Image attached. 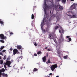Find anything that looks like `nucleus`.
<instances>
[{"label": "nucleus", "mask_w": 77, "mask_h": 77, "mask_svg": "<svg viewBox=\"0 0 77 77\" xmlns=\"http://www.w3.org/2000/svg\"><path fill=\"white\" fill-rule=\"evenodd\" d=\"M0 38L2 39H4V35L3 34H0Z\"/></svg>", "instance_id": "11"}, {"label": "nucleus", "mask_w": 77, "mask_h": 77, "mask_svg": "<svg viewBox=\"0 0 77 77\" xmlns=\"http://www.w3.org/2000/svg\"><path fill=\"white\" fill-rule=\"evenodd\" d=\"M59 33L61 34V36H63V35L64 34V30H62L61 31L59 29Z\"/></svg>", "instance_id": "7"}, {"label": "nucleus", "mask_w": 77, "mask_h": 77, "mask_svg": "<svg viewBox=\"0 0 77 77\" xmlns=\"http://www.w3.org/2000/svg\"><path fill=\"white\" fill-rule=\"evenodd\" d=\"M5 48V46H1V48H0V50H2Z\"/></svg>", "instance_id": "26"}, {"label": "nucleus", "mask_w": 77, "mask_h": 77, "mask_svg": "<svg viewBox=\"0 0 77 77\" xmlns=\"http://www.w3.org/2000/svg\"><path fill=\"white\" fill-rule=\"evenodd\" d=\"M0 23L2 24H4V22L3 21H2V19H0Z\"/></svg>", "instance_id": "22"}, {"label": "nucleus", "mask_w": 77, "mask_h": 77, "mask_svg": "<svg viewBox=\"0 0 77 77\" xmlns=\"http://www.w3.org/2000/svg\"><path fill=\"white\" fill-rule=\"evenodd\" d=\"M54 41V42L56 43V44H57V41H56V39H54V38H52Z\"/></svg>", "instance_id": "25"}, {"label": "nucleus", "mask_w": 77, "mask_h": 77, "mask_svg": "<svg viewBox=\"0 0 77 77\" xmlns=\"http://www.w3.org/2000/svg\"><path fill=\"white\" fill-rule=\"evenodd\" d=\"M33 71H38V69L36 68H34V69H33Z\"/></svg>", "instance_id": "27"}, {"label": "nucleus", "mask_w": 77, "mask_h": 77, "mask_svg": "<svg viewBox=\"0 0 77 77\" xmlns=\"http://www.w3.org/2000/svg\"><path fill=\"white\" fill-rule=\"evenodd\" d=\"M58 2H60L61 0H57Z\"/></svg>", "instance_id": "53"}, {"label": "nucleus", "mask_w": 77, "mask_h": 77, "mask_svg": "<svg viewBox=\"0 0 77 77\" xmlns=\"http://www.w3.org/2000/svg\"><path fill=\"white\" fill-rule=\"evenodd\" d=\"M69 41H71V38H69Z\"/></svg>", "instance_id": "40"}, {"label": "nucleus", "mask_w": 77, "mask_h": 77, "mask_svg": "<svg viewBox=\"0 0 77 77\" xmlns=\"http://www.w3.org/2000/svg\"><path fill=\"white\" fill-rule=\"evenodd\" d=\"M14 60H12L11 62H13Z\"/></svg>", "instance_id": "57"}, {"label": "nucleus", "mask_w": 77, "mask_h": 77, "mask_svg": "<svg viewBox=\"0 0 77 77\" xmlns=\"http://www.w3.org/2000/svg\"><path fill=\"white\" fill-rule=\"evenodd\" d=\"M60 40L61 41H64V38H63V35H61L60 36Z\"/></svg>", "instance_id": "16"}, {"label": "nucleus", "mask_w": 77, "mask_h": 77, "mask_svg": "<svg viewBox=\"0 0 77 77\" xmlns=\"http://www.w3.org/2000/svg\"><path fill=\"white\" fill-rule=\"evenodd\" d=\"M48 77H50V76H48Z\"/></svg>", "instance_id": "64"}, {"label": "nucleus", "mask_w": 77, "mask_h": 77, "mask_svg": "<svg viewBox=\"0 0 77 77\" xmlns=\"http://www.w3.org/2000/svg\"><path fill=\"white\" fill-rule=\"evenodd\" d=\"M0 54L2 55V56H3V54L2 52H0Z\"/></svg>", "instance_id": "36"}, {"label": "nucleus", "mask_w": 77, "mask_h": 77, "mask_svg": "<svg viewBox=\"0 0 77 77\" xmlns=\"http://www.w3.org/2000/svg\"><path fill=\"white\" fill-rule=\"evenodd\" d=\"M57 67V64L52 65H51V67H50V68L52 71H53Z\"/></svg>", "instance_id": "3"}, {"label": "nucleus", "mask_w": 77, "mask_h": 77, "mask_svg": "<svg viewBox=\"0 0 77 77\" xmlns=\"http://www.w3.org/2000/svg\"><path fill=\"white\" fill-rule=\"evenodd\" d=\"M44 10L45 11V12H46V10H45V9H44Z\"/></svg>", "instance_id": "49"}, {"label": "nucleus", "mask_w": 77, "mask_h": 77, "mask_svg": "<svg viewBox=\"0 0 77 77\" xmlns=\"http://www.w3.org/2000/svg\"><path fill=\"white\" fill-rule=\"evenodd\" d=\"M49 75H52V73H50Z\"/></svg>", "instance_id": "50"}, {"label": "nucleus", "mask_w": 77, "mask_h": 77, "mask_svg": "<svg viewBox=\"0 0 77 77\" xmlns=\"http://www.w3.org/2000/svg\"><path fill=\"white\" fill-rule=\"evenodd\" d=\"M46 1H47V0H45L44 2V7L46 9H49L52 8H53V7L54 6V5H47V4H46Z\"/></svg>", "instance_id": "1"}, {"label": "nucleus", "mask_w": 77, "mask_h": 77, "mask_svg": "<svg viewBox=\"0 0 77 77\" xmlns=\"http://www.w3.org/2000/svg\"><path fill=\"white\" fill-rule=\"evenodd\" d=\"M23 58V57L20 56L19 57H18L17 59V62H20V61H21V59Z\"/></svg>", "instance_id": "8"}, {"label": "nucleus", "mask_w": 77, "mask_h": 77, "mask_svg": "<svg viewBox=\"0 0 77 77\" xmlns=\"http://www.w3.org/2000/svg\"><path fill=\"white\" fill-rule=\"evenodd\" d=\"M5 70H7V69L6 68H7V67H6V65H4V66Z\"/></svg>", "instance_id": "30"}, {"label": "nucleus", "mask_w": 77, "mask_h": 77, "mask_svg": "<svg viewBox=\"0 0 77 77\" xmlns=\"http://www.w3.org/2000/svg\"><path fill=\"white\" fill-rule=\"evenodd\" d=\"M23 68H25V66L24 65H22V67H20L21 69H23Z\"/></svg>", "instance_id": "20"}, {"label": "nucleus", "mask_w": 77, "mask_h": 77, "mask_svg": "<svg viewBox=\"0 0 77 77\" xmlns=\"http://www.w3.org/2000/svg\"><path fill=\"white\" fill-rule=\"evenodd\" d=\"M6 51V50H4L2 51V53H5Z\"/></svg>", "instance_id": "35"}, {"label": "nucleus", "mask_w": 77, "mask_h": 77, "mask_svg": "<svg viewBox=\"0 0 77 77\" xmlns=\"http://www.w3.org/2000/svg\"><path fill=\"white\" fill-rule=\"evenodd\" d=\"M11 63H12V62L9 60H7L6 62V65H8V67H11L10 65L11 64Z\"/></svg>", "instance_id": "6"}, {"label": "nucleus", "mask_w": 77, "mask_h": 77, "mask_svg": "<svg viewBox=\"0 0 77 77\" xmlns=\"http://www.w3.org/2000/svg\"><path fill=\"white\" fill-rule=\"evenodd\" d=\"M43 27V26L42 25V23L41 24V27L42 28V27Z\"/></svg>", "instance_id": "47"}, {"label": "nucleus", "mask_w": 77, "mask_h": 77, "mask_svg": "<svg viewBox=\"0 0 77 77\" xmlns=\"http://www.w3.org/2000/svg\"><path fill=\"white\" fill-rule=\"evenodd\" d=\"M68 57V55H66V56H64L63 57V58L65 59H67V57Z\"/></svg>", "instance_id": "24"}, {"label": "nucleus", "mask_w": 77, "mask_h": 77, "mask_svg": "<svg viewBox=\"0 0 77 77\" xmlns=\"http://www.w3.org/2000/svg\"><path fill=\"white\" fill-rule=\"evenodd\" d=\"M48 17H47V15H46L45 19V18H44L42 20V24H44V21H45V22H47V21H48Z\"/></svg>", "instance_id": "4"}, {"label": "nucleus", "mask_w": 77, "mask_h": 77, "mask_svg": "<svg viewBox=\"0 0 77 77\" xmlns=\"http://www.w3.org/2000/svg\"><path fill=\"white\" fill-rule=\"evenodd\" d=\"M51 36H52L51 35H49V37L50 39H52V37H51Z\"/></svg>", "instance_id": "32"}, {"label": "nucleus", "mask_w": 77, "mask_h": 77, "mask_svg": "<svg viewBox=\"0 0 77 77\" xmlns=\"http://www.w3.org/2000/svg\"><path fill=\"white\" fill-rule=\"evenodd\" d=\"M58 7H59V9H60V11H62V10H63V7H62V6L59 5L58 6Z\"/></svg>", "instance_id": "14"}, {"label": "nucleus", "mask_w": 77, "mask_h": 77, "mask_svg": "<svg viewBox=\"0 0 77 77\" xmlns=\"http://www.w3.org/2000/svg\"><path fill=\"white\" fill-rule=\"evenodd\" d=\"M66 38H70V36H66Z\"/></svg>", "instance_id": "45"}, {"label": "nucleus", "mask_w": 77, "mask_h": 77, "mask_svg": "<svg viewBox=\"0 0 77 77\" xmlns=\"http://www.w3.org/2000/svg\"><path fill=\"white\" fill-rule=\"evenodd\" d=\"M7 36H8V34H6Z\"/></svg>", "instance_id": "61"}, {"label": "nucleus", "mask_w": 77, "mask_h": 77, "mask_svg": "<svg viewBox=\"0 0 77 77\" xmlns=\"http://www.w3.org/2000/svg\"><path fill=\"white\" fill-rule=\"evenodd\" d=\"M72 2V1H74V0H70Z\"/></svg>", "instance_id": "56"}, {"label": "nucleus", "mask_w": 77, "mask_h": 77, "mask_svg": "<svg viewBox=\"0 0 77 77\" xmlns=\"http://www.w3.org/2000/svg\"><path fill=\"white\" fill-rule=\"evenodd\" d=\"M47 50L48 51H51V49H48Z\"/></svg>", "instance_id": "46"}, {"label": "nucleus", "mask_w": 77, "mask_h": 77, "mask_svg": "<svg viewBox=\"0 0 77 77\" xmlns=\"http://www.w3.org/2000/svg\"><path fill=\"white\" fill-rule=\"evenodd\" d=\"M60 30H61V31L62 30H63V29L62 28L61 26L60 27Z\"/></svg>", "instance_id": "34"}, {"label": "nucleus", "mask_w": 77, "mask_h": 77, "mask_svg": "<svg viewBox=\"0 0 77 77\" xmlns=\"http://www.w3.org/2000/svg\"><path fill=\"white\" fill-rule=\"evenodd\" d=\"M46 56L47 57H48V53H47L46 54Z\"/></svg>", "instance_id": "39"}, {"label": "nucleus", "mask_w": 77, "mask_h": 77, "mask_svg": "<svg viewBox=\"0 0 77 77\" xmlns=\"http://www.w3.org/2000/svg\"><path fill=\"white\" fill-rule=\"evenodd\" d=\"M6 59V56H4L3 58L4 60H5Z\"/></svg>", "instance_id": "33"}, {"label": "nucleus", "mask_w": 77, "mask_h": 77, "mask_svg": "<svg viewBox=\"0 0 77 77\" xmlns=\"http://www.w3.org/2000/svg\"><path fill=\"white\" fill-rule=\"evenodd\" d=\"M43 62H46V56H45L43 58H42Z\"/></svg>", "instance_id": "12"}, {"label": "nucleus", "mask_w": 77, "mask_h": 77, "mask_svg": "<svg viewBox=\"0 0 77 77\" xmlns=\"http://www.w3.org/2000/svg\"><path fill=\"white\" fill-rule=\"evenodd\" d=\"M10 35H13L14 34V33L13 32H11L10 33Z\"/></svg>", "instance_id": "41"}, {"label": "nucleus", "mask_w": 77, "mask_h": 77, "mask_svg": "<svg viewBox=\"0 0 77 77\" xmlns=\"http://www.w3.org/2000/svg\"><path fill=\"white\" fill-rule=\"evenodd\" d=\"M58 54H60V53H58Z\"/></svg>", "instance_id": "62"}, {"label": "nucleus", "mask_w": 77, "mask_h": 77, "mask_svg": "<svg viewBox=\"0 0 77 77\" xmlns=\"http://www.w3.org/2000/svg\"><path fill=\"white\" fill-rule=\"evenodd\" d=\"M0 41L1 42H2V43H5V41L3 40H0Z\"/></svg>", "instance_id": "28"}, {"label": "nucleus", "mask_w": 77, "mask_h": 77, "mask_svg": "<svg viewBox=\"0 0 77 77\" xmlns=\"http://www.w3.org/2000/svg\"><path fill=\"white\" fill-rule=\"evenodd\" d=\"M68 16H69L70 18H77L76 15L73 14L72 15H71L70 14H68Z\"/></svg>", "instance_id": "5"}, {"label": "nucleus", "mask_w": 77, "mask_h": 77, "mask_svg": "<svg viewBox=\"0 0 77 77\" xmlns=\"http://www.w3.org/2000/svg\"><path fill=\"white\" fill-rule=\"evenodd\" d=\"M21 48H22V47L21 45H17V48L18 50H20L21 49Z\"/></svg>", "instance_id": "13"}, {"label": "nucleus", "mask_w": 77, "mask_h": 77, "mask_svg": "<svg viewBox=\"0 0 77 77\" xmlns=\"http://www.w3.org/2000/svg\"><path fill=\"white\" fill-rule=\"evenodd\" d=\"M7 60H10V57H8L7 58Z\"/></svg>", "instance_id": "37"}, {"label": "nucleus", "mask_w": 77, "mask_h": 77, "mask_svg": "<svg viewBox=\"0 0 77 77\" xmlns=\"http://www.w3.org/2000/svg\"><path fill=\"white\" fill-rule=\"evenodd\" d=\"M34 45L35 46H37V44H36V42H35V43L34 44Z\"/></svg>", "instance_id": "42"}, {"label": "nucleus", "mask_w": 77, "mask_h": 77, "mask_svg": "<svg viewBox=\"0 0 77 77\" xmlns=\"http://www.w3.org/2000/svg\"><path fill=\"white\" fill-rule=\"evenodd\" d=\"M13 49L12 48H11L10 49V51H12V50H13Z\"/></svg>", "instance_id": "48"}, {"label": "nucleus", "mask_w": 77, "mask_h": 77, "mask_svg": "<svg viewBox=\"0 0 77 77\" xmlns=\"http://www.w3.org/2000/svg\"><path fill=\"white\" fill-rule=\"evenodd\" d=\"M47 48H48V47H46L45 48V50H47Z\"/></svg>", "instance_id": "51"}, {"label": "nucleus", "mask_w": 77, "mask_h": 77, "mask_svg": "<svg viewBox=\"0 0 77 77\" xmlns=\"http://www.w3.org/2000/svg\"><path fill=\"white\" fill-rule=\"evenodd\" d=\"M6 38H7L6 36H4V39H2L4 40V39H6Z\"/></svg>", "instance_id": "38"}, {"label": "nucleus", "mask_w": 77, "mask_h": 77, "mask_svg": "<svg viewBox=\"0 0 77 77\" xmlns=\"http://www.w3.org/2000/svg\"><path fill=\"white\" fill-rule=\"evenodd\" d=\"M56 77H59V76H56Z\"/></svg>", "instance_id": "59"}, {"label": "nucleus", "mask_w": 77, "mask_h": 77, "mask_svg": "<svg viewBox=\"0 0 77 77\" xmlns=\"http://www.w3.org/2000/svg\"><path fill=\"white\" fill-rule=\"evenodd\" d=\"M66 0H62V2L63 3H64L65 4L66 3Z\"/></svg>", "instance_id": "19"}, {"label": "nucleus", "mask_w": 77, "mask_h": 77, "mask_svg": "<svg viewBox=\"0 0 77 77\" xmlns=\"http://www.w3.org/2000/svg\"><path fill=\"white\" fill-rule=\"evenodd\" d=\"M35 18V16L33 15V14H32L31 16V18L32 20H33Z\"/></svg>", "instance_id": "21"}, {"label": "nucleus", "mask_w": 77, "mask_h": 77, "mask_svg": "<svg viewBox=\"0 0 77 77\" xmlns=\"http://www.w3.org/2000/svg\"><path fill=\"white\" fill-rule=\"evenodd\" d=\"M13 15H15V14H13Z\"/></svg>", "instance_id": "58"}, {"label": "nucleus", "mask_w": 77, "mask_h": 77, "mask_svg": "<svg viewBox=\"0 0 77 77\" xmlns=\"http://www.w3.org/2000/svg\"><path fill=\"white\" fill-rule=\"evenodd\" d=\"M76 36H77V33L76 34Z\"/></svg>", "instance_id": "60"}, {"label": "nucleus", "mask_w": 77, "mask_h": 77, "mask_svg": "<svg viewBox=\"0 0 77 77\" xmlns=\"http://www.w3.org/2000/svg\"><path fill=\"white\" fill-rule=\"evenodd\" d=\"M13 54L15 55L16 54H17V52H18V50L17 49H14L13 50Z\"/></svg>", "instance_id": "9"}, {"label": "nucleus", "mask_w": 77, "mask_h": 77, "mask_svg": "<svg viewBox=\"0 0 77 77\" xmlns=\"http://www.w3.org/2000/svg\"><path fill=\"white\" fill-rule=\"evenodd\" d=\"M77 8V4H73L69 8V10L70 11H72L73 9H76V13H77V9L76 8Z\"/></svg>", "instance_id": "2"}, {"label": "nucleus", "mask_w": 77, "mask_h": 77, "mask_svg": "<svg viewBox=\"0 0 77 77\" xmlns=\"http://www.w3.org/2000/svg\"><path fill=\"white\" fill-rule=\"evenodd\" d=\"M3 63V60H0V64H1V65H2Z\"/></svg>", "instance_id": "23"}, {"label": "nucleus", "mask_w": 77, "mask_h": 77, "mask_svg": "<svg viewBox=\"0 0 77 77\" xmlns=\"http://www.w3.org/2000/svg\"><path fill=\"white\" fill-rule=\"evenodd\" d=\"M48 63H51V62L50 61V58L48 60V62H46V63L47 64H48Z\"/></svg>", "instance_id": "18"}, {"label": "nucleus", "mask_w": 77, "mask_h": 77, "mask_svg": "<svg viewBox=\"0 0 77 77\" xmlns=\"http://www.w3.org/2000/svg\"><path fill=\"white\" fill-rule=\"evenodd\" d=\"M3 77H5V76H3Z\"/></svg>", "instance_id": "63"}, {"label": "nucleus", "mask_w": 77, "mask_h": 77, "mask_svg": "<svg viewBox=\"0 0 77 77\" xmlns=\"http://www.w3.org/2000/svg\"><path fill=\"white\" fill-rule=\"evenodd\" d=\"M0 59H2V57L0 56Z\"/></svg>", "instance_id": "54"}, {"label": "nucleus", "mask_w": 77, "mask_h": 77, "mask_svg": "<svg viewBox=\"0 0 77 77\" xmlns=\"http://www.w3.org/2000/svg\"><path fill=\"white\" fill-rule=\"evenodd\" d=\"M34 55L35 56H37V54H36V53L34 54Z\"/></svg>", "instance_id": "44"}, {"label": "nucleus", "mask_w": 77, "mask_h": 77, "mask_svg": "<svg viewBox=\"0 0 77 77\" xmlns=\"http://www.w3.org/2000/svg\"><path fill=\"white\" fill-rule=\"evenodd\" d=\"M59 26H55V30H57V29H58V28H59Z\"/></svg>", "instance_id": "29"}, {"label": "nucleus", "mask_w": 77, "mask_h": 77, "mask_svg": "<svg viewBox=\"0 0 77 77\" xmlns=\"http://www.w3.org/2000/svg\"><path fill=\"white\" fill-rule=\"evenodd\" d=\"M41 51H39L38 52L37 54H41Z\"/></svg>", "instance_id": "31"}, {"label": "nucleus", "mask_w": 77, "mask_h": 77, "mask_svg": "<svg viewBox=\"0 0 77 77\" xmlns=\"http://www.w3.org/2000/svg\"><path fill=\"white\" fill-rule=\"evenodd\" d=\"M51 11H50V14H51Z\"/></svg>", "instance_id": "55"}, {"label": "nucleus", "mask_w": 77, "mask_h": 77, "mask_svg": "<svg viewBox=\"0 0 77 77\" xmlns=\"http://www.w3.org/2000/svg\"><path fill=\"white\" fill-rule=\"evenodd\" d=\"M2 76H5V77H8V74H5V73H3L2 74Z\"/></svg>", "instance_id": "17"}, {"label": "nucleus", "mask_w": 77, "mask_h": 77, "mask_svg": "<svg viewBox=\"0 0 77 77\" xmlns=\"http://www.w3.org/2000/svg\"><path fill=\"white\" fill-rule=\"evenodd\" d=\"M2 75V73H0V77H1Z\"/></svg>", "instance_id": "43"}, {"label": "nucleus", "mask_w": 77, "mask_h": 77, "mask_svg": "<svg viewBox=\"0 0 77 77\" xmlns=\"http://www.w3.org/2000/svg\"><path fill=\"white\" fill-rule=\"evenodd\" d=\"M47 29H46V31H48V29L47 30Z\"/></svg>", "instance_id": "52"}, {"label": "nucleus", "mask_w": 77, "mask_h": 77, "mask_svg": "<svg viewBox=\"0 0 77 77\" xmlns=\"http://www.w3.org/2000/svg\"><path fill=\"white\" fill-rule=\"evenodd\" d=\"M74 14V13L73 12H72V11H68L66 13V14L67 15H69V14Z\"/></svg>", "instance_id": "10"}, {"label": "nucleus", "mask_w": 77, "mask_h": 77, "mask_svg": "<svg viewBox=\"0 0 77 77\" xmlns=\"http://www.w3.org/2000/svg\"><path fill=\"white\" fill-rule=\"evenodd\" d=\"M5 71V69L4 68H2V69L0 70V73H2V72H3Z\"/></svg>", "instance_id": "15"}]
</instances>
